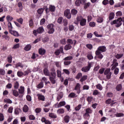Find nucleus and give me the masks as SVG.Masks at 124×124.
<instances>
[{"instance_id": "f03ea898", "label": "nucleus", "mask_w": 124, "mask_h": 124, "mask_svg": "<svg viewBox=\"0 0 124 124\" xmlns=\"http://www.w3.org/2000/svg\"><path fill=\"white\" fill-rule=\"evenodd\" d=\"M76 19L77 22H80L79 24L81 26V27H84V26H86L87 24V19L83 18L82 16H78Z\"/></svg>"}, {"instance_id": "774afa93", "label": "nucleus", "mask_w": 124, "mask_h": 124, "mask_svg": "<svg viewBox=\"0 0 124 124\" xmlns=\"http://www.w3.org/2000/svg\"><path fill=\"white\" fill-rule=\"evenodd\" d=\"M37 13H38V14H42V13H43V9H39L37 11Z\"/></svg>"}, {"instance_id": "393cba45", "label": "nucleus", "mask_w": 124, "mask_h": 124, "mask_svg": "<svg viewBox=\"0 0 124 124\" xmlns=\"http://www.w3.org/2000/svg\"><path fill=\"white\" fill-rule=\"evenodd\" d=\"M73 60V57L72 56H67L63 59V60L65 61H72Z\"/></svg>"}, {"instance_id": "20e7f679", "label": "nucleus", "mask_w": 124, "mask_h": 124, "mask_svg": "<svg viewBox=\"0 0 124 124\" xmlns=\"http://www.w3.org/2000/svg\"><path fill=\"white\" fill-rule=\"evenodd\" d=\"M64 16L66 17L67 19H71V14L70 13V9H67L64 12Z\"/></svg>"}, {"instance_id": "2f4dec72", "label": "nucleus", "mask_w": 124, "mask_h": 124, "mask_svg": "<svg viewBox=\"0 0 124 124\" xmlns=\"http://www.w3.org/2000/svg\"><path fill=\"white\" fill-rule=\"evenodd\" d=\"M7 62L9 63H11V62H12V56L11 55L8 56Z\"/></svg>"}, {"instance_id": "49530a36", "label": "nucleus", "mask_w": 124, "mask_h": 124, "mask_svg": "<svg viewBox=\"0 0 124 124\" xmlns=\"http://www.w3.org/2000/svg\"><path fill=\"white\" fill-rule=\"evenodd\" d=\"M87 58L88 60H91L93 59V55L92 54V53H89L87 55Z\"/></svg>"}, {"instance_id": "69168bd1", "label": "nucleus", "mask_w": 124, "mask_h": 124, "mask_svg": "<svg viewBox=\"0 0 124 124\" xmlns=\"http://www.w3.org/2000/svg\"><path fill=\"white\" fill-rule=\"evenodd\" d=\"M63 63H64V65H69V64H70V63H71V61H64L63 62Z\"/></svg>"}, {"instance_id": "37998d69", "label": "nucleus", "mask_w": 124, "mask_h": 124, "mask_svg": "<svg viewBox=\"0 0 124 124\" xmlns=\"http://www.w3.org/2000/svg\"><path fill=\"white\" fill-rule=\"evenodd\" d=\"M57 113H58V114H63V113H64V109L62 108L59 109L57 110Z\"/></svg>"}, {"instance_id": "6ab92c4d", "label": "nucleus", "mask_w": 124, "mask_h": 124, "mask_svg": "<svg viewBox=\"0 0 124 124\" xmlns=\"http://www.w3.org/2000/svg\"><path fill=\"white\" fill-rule=\"evenodd\" d=\"M72 48V46L70 44L66 45L64 47V49L65 51H68V50H70Z\"/></svg>"}, {"instance_id": "aec40b11", "label": "nucleus", "mask_w": 124, "mask_h": 124, "mask_svg": "<svg viewBox=\"0 0 124 124\" xmlns=\"http://www.w3.org/2000/svg\"><path fill=\"white\" fill-rule=\"evenodd\" d=\"M63 96V93H62V92L60 93L58 96L57 97V101H60L62 98V97Z\"/></svg>"}, {"instance_id": "a211bd4d", "label": "nucleus", "mask_w": 124, "mask_h": 124, "mask_svg": "<svg viewBox=\"0 0 124 124\" xmlns=\"http://www.w3.org/2000/svg\"><path fill=\"white\" fill-rule=\"evenodd\" d=\"M12 92L13 93V95L16 97H17L19 96V92L17 91L16 90H12Z\"/></svg>"}, {"instance_id": "e433bc0d", "label": "nucleus", "mask_w": 124, "mask_h": 124, "mask_svg": "<svg viewBox=\"0 0 124 124\" xmlns=\"http://www.w3.org/2000/svg\"><path fill=\"white\" fill-rule=\"evenodd\" d=\"M114 116L117 118H119L120 117H124V114L123 113H117L116 114H114Z\"/></svg>"}, {"instance_id": "ea45409f", "label": "nucleus", "mask_w": 124, "mask_h": 124, "mask_svg": "<svg viewBox=\"0 0 124 124\" xmlns=\"http://www.w3.org/2000/svg\"><path fill=\"white\" fill-rule=\"evenodd\" d=\"M87 76H83L80 79V82H84V81H86V80H87Z\"/></svg>"}, {"instance_id": "1a4fd4ad", "label": "nucleus", "mask_w": 124, "mask_h": 124, "mask_svg": "<svg viewBox=\"0 0 124 124\" xmlns=\"http://www.w3.org/2000/svg\"><path fill=\"white\" fill-rule=\"evenodd\" d=\"M85 113L84 114V117H90V114L93 113V110L91 108H87L85 110Z\"/></svg>"}, {"instance_id": "c9c22d12", "label": "nucleus", "mask_w": 124, "mask_h": 124, "mask_svg": "<svg viewBox=\"0 0 124 124\" xmlns=\"http://www.w3.org/2000/svg\"><path fill=\"white\" fill-rule=\"evenodd\" d=\"M114 18H115V14L114 13H110L109 16V20H113Z\"/></svg>"}, {"instance_id": "bb28decb", "label": "nucleus", "mask_w": 124, "mask_h": 124, "mask_svg": "<svg viewBox=\"0 0 124 124\" xmlns=\"http://www.w3.org/2000/svg\"><path fill=\"white\" fill-rule=\"evenodd\" d=\"M78 13V11L75 9H73L71 10V14L73 16H75L76 14Z\"/></svg>"}, {"instance_id": "39448f33", "label": "nucleus", "mask_w": 124, "mask_h": 124, "mask_svg": "<svg viewBox=\"0 0 124 124\" xmlns=\"http://www.w3.org/2000/svg\"><path fill=\"white\" fill-rule=\"evenodd\" d=\"M110 68H108L104 72L105 75H107V79H110V78H111V75H112V73L110 72Z\"/></svg>"}, {"instance_id": "7ed1b4c3", "label": "nucleus", "mask_w": 124, "mask_h": 124, "mask_svg": "<svg viewBox=\"0 0 124 124\" xmlns=\"http://www.w3.org/2000/svg\"><path fill=\"white\" fill-rule=\"evenodd\" d=\"M54 27L55 26L53 24H49L46 26L47 30H48V33H49V34L54 33L55 32Z\"/></svg>"}, {"instance_id": "5701e85b", "label": "nucleus", "mask_w": 124, "mask_h": 124, "mask_svg": "<svg viewBox=\"0 0 124 124\" xmlns=\"http://www.w3.org/2000/svg\"><path fill=\"white\" fill-rule=\"evenodd\" d=\"M70 119V117H69V116L68 115H66L64 117V121L65 122V123H66V124L69 123V120Z\"/></svg>"}, {"instance_id": "79ce46f5", "label": "nucleus", "mask_w": 124, "mask_h": 124, "mask_svg": "<svg viewBox=\"0 0 124 124\" xmlns=\"http://www.w3.org/2000/svg\"><path fill=\"white\" fill-rule=\"evenodd\" d=\"M68 97L70 98H74L76 97V94H75V93H72L69 94Z\"/></svg>"}, {"instance_id": "58836bf2", "label": "nucleus", "mask_w": 124, "mask_h": 124, "mask_svg": "<svg viewBox=\"0 0 124 124\" xmlns=\"http://www.w3.org/2000/svg\"><path fill=\"white\" fill-rule=\"evenodd\" d=\"M21 67V68H23V67H24V65H23L22 63H17L16 65V68H18V67Z\"/></svg>"}, {"instance_id": "f8f14e48", "label": "nucleus", "mask_w": 124, "mask_h": 124, "mask_svg": "<svg viewBox=\"0 0 124 124\" xmlns=\"http://www.w3.org/2000/svg\"><path fill=\"white\" fill-rule=\"evenodd\" d=\"M25 93V87L23 86H20V88L18 89V93L19 94H22L21 96L24 95V93Z\"/></svg>"}, {"instance_id": "680f3d73", "label": "nucleus", "mask_w": 124, "mask_h": 124, "mask_svg": "<svg viewBox=\"0 0 124 124\" xmlns=\"http://www.w3.org/2000/svg\"><path fill=\"white\" fill-rule=\"evenodd\" d=\"M75 4L77 6H80V5L81 4L80 0H76L75 2Z\"/></svg>"}, {"instance_id": "5fc2aeb1", "label": "nucleus", "mask_w": 124, "mask_h": 124, "mask_svg": "<svg viewBox=\"0 0 124 124\" xmlns=\"http://www.w3.org/2000/svg\"><path fill=\"white\" fill-rule=\"evenodd\" d=\"M82 108V105L79 104L75 108L76 111H79Z\"/></svg>"}, {"instance_id": "bf43d9fd", "label": "nucleus", "mask_w": 124, "mask_h": 124, "mask_svg": "<svg viewBox=\"0 0 124 124\" xmlns=\"http://www.w3.org/2000/svg\"><path fill=\"white\" fill-rule=\"evenodd\" d=\"M12 112H13V107H10L8 109V113L12 114Z\"/></svg>"}, {"instance_id": "9b49d317", "label": "nucleus", "mask_w": 124, "mask_h": 124, "mask_svg": "<svg viewBox=\"0 0 124 124\" xmlns=\"http://www.w3.org/2000/svg\"><path fill=\"white\" fill-rule=\"evenodd\" d=\"M37 96L38 97V100H41V101H45V96L42 95V94L38 93L37 94Z\"/></svg>"}, {"instance_id": "6e6d98bb", "label": "nucleus", "mask_w": 124, "mask_h": 124, "mask_svg": "<svg viewBox=\"0 0 124 124\" xmlns=\"http://www.w3.org/2000/svg\"><path fill=\"white\" fill-rule=\"evenodd\" d=\"M93 98L92 96H88L87 98V100L89 102V103H90V102H92L93 101Z\"/></svg>"}, {"instance_id": "7c9ffc66", "label": "nucleus", "mask_w": 124, "mask_h": 124, "mask_svg": "<svg viewBox=\"0 0 124 124\" xmlns=\"http://www.w3.org/2000/svg\"><path fill=\"white\" fill-rule=\"evenodd\" d=\"M66 74V75H69L70 74V72H69V70L68 69H63V72L62 74Z\"/></svg>"}, {"instance_id": "0e129e2a", "label": "nucleus", "mask_w": 124, "mask_h": 124, "mask_svg": "<svg viewBox=\"0 0 124 124\" xmlns=\"http://www.w3.org/2000/svg\"><path fill=\"white\" fill-rule=\"evenodd\" d=\"M82 73H79L78 74H77L76 78L77 79H80V78H81V77H82Z\"/></svg>"}, {"instance_id": "c756f323", "label": "nucleus", "mask_w": 124, "mask_h": 124, "mask_svg": "<svg viewBox=\"0 0 124 124\" xmlns=\"http://www.w3.org/2000/svg\"><path fill=\"white\" fill-rule=\"evenodd\" d=\"M55 78H53L52 77H50L49 79L51 82V83H52L53 85L56 84V80L55 79Z\"/></svg>"}, {"instance_id": "8fccbe9b", "label": "nucleus", "mask_w": 124, "mask_h": 124, "mask_svg": "<svg viewBox=\"0 0 124 124\" xmlns=\"http://www.w3.org/2000/svg\"><path fill=\"white\" fill-rule=\"evenodd\" d=\"M96 88L98 89V90H99V91H102V86H101V84H98L96 85Z\"/></svg>"}, {"instance_id": "3c124183", "label": "nucleus", "mask_w": 124, "mask_h": 124, "mask_svg": "<svg viewBox=\"0 0 124 124\" xmlns=\"http://www.w3.org/2000/svg\"><path fill=\"white\" fill-rule=\"evenodd\" d=\"M17 75L18 77H22L24 75V73L22 71H18L17 73Z\"/></svg>"}, {"instance_id": "2eb2a0df", "label": "nucleus", "mask_w": 124, "mask_h": 124, "mask_svg": "<svg viewBox=\"0 0 124 124\" xmlns=\"http://www.w3.org/2000/svg\"><path fill=\"white\" fill-rule=\"evenodd\" d=\"M80 89H81V84H80V83H77L75 87V91H78L77 93L78 94L80 93Z\"/></svg>"}, {"instance_id": "423d86ee", "label": "nucleus", "mask_w": 124, "mask_h": 124, "mask_svg": "<svg viewBox=\"0 0 124 124\" xmlns=\"http://www.w3.org/2000/svg\"><path fill=\"white\" fill-rule=\"evenodd\" d=\"M117 60L114 59L112 61V64H111V70H114L118 65H119V63H118Z\"/></svg>"}, {"instance_id": "4c0bfd02", "label": "nucleus", "mask_w": 124, "mask_h": 124, "mask_svg": "<svg viewBox=\"0 0 124 124\" xmlns=\"http://www.w3.org/2000/svg\"><path fill=\"white\" fill-rule=\"evenodd\" d=\"M4 102H5V103H8L9 104H11V103H12V100L10 99H4Z\"/></svg>"}, {"instance_id": "4d7b16f0", "label": "nucleus", "mask_w": 124, "mask_h": 124, "mask_svg": "<svg viewBox=\"0 0 124 124\" xmlns=\"http://www.w3.org/2000/svg\"><path fill=\"white\" fill-rule=\"evenodd\" d=\"M51 76H52L51 77H53V78H56L57 76V74L56 73L55 71H53L52 72L50 73Z\"/></svg>"}, {"instance_id": "f257e3e1", "label": "nucleus", "mask_w": 124, "mask_h": 124, "mask_svg": "<svg viewBox=\"0 0 124 124\" xmlns=\"http://www.w3.org/2000/svg\"><path fill=\"white\" fill-rule=\"evenodd\" d=\"M123 18L121 17L118 18L110 22V25H115L116 28H120L123 25Z\"/></svg>"}, {"instance_id": "de8ad7c7", "label": "nucleus", "mask_w": 124, "mask_h": 124, "mask_svg": "<svg viewBox=\"0 0 124 124\" xmlns=\"http://www.w3.org/2000/svg\"><path fill=\"white\" fill-rule=\"evenodd\" d=\"M20 111L21 109H20V108H16L15 110V114L16 115H19Z\"/></svg>"}, {"instance_id": "6e6552de", "label": "nucleus", "mask_w": 124, "mask_h": 124, "mask_svg": "<svg viewBox=\"0 0 124 124\" xmlns=\"http://www.w3.org/2000/svg\"><path fill=\"white\" fill-rule=\"evenodd\" d=\"M107 50V48L104 46H100L98 47L96 52H102V53H104V52H106Z\"/></svg>"}, {"instance_id": "c85d7f7f", "label": "nucleus", "mask_w": 124, "mask_h": 124, "mask_svg": "<svg viewBox=\"0 0 124 124\" xmlns=\"http://www.w3.org/2000/svg\"><path fill=\"white\" fill-rule=\"evenodd\" d=\"M6 19L7 21L9 23V22H11L13 20V17L9 15L7 16L6 17Z\"/></svg>"}, {"instance_id": "b1692460", "label": "nucleus", "mask_w": 124, "mask_h": 124, "mask_svg": "<svg viewBox=\"0 0 124 124\" xmlns=\"http://www.w3.org/2000/svg\"><path fill=\"white\" fill-rule=\"evenodd\" d=\"M122 89H123V87L122 86V84H118L116 86V90L118 92H120V91H122Z\"/></svg>"}, {"instance_id": "a18cd8bd", "label": "nucleus", "mask_w": 124, "mask_h": 124, "mask_svg": "<svg viewBox=\"0 0 124 124\" xmlns=\"http://www.w3.org/2000/svg\"><path fill=\"white\" fill-rule=\"evenodd\" d=\"M57 77H59V78H61V77H62V72L59 70H57Z\"/></svg>"}, {"instance_id": "e2e57ef3", "label": "nucleus", "mask_w": 124, "mask_h": 124, "mask_svg": "<svg viewBox=\"0 0 124 124\" xmlns=\"http://www.w3.org/2000/svg\"><path fill=\"white\" fill-rule=\"evenodd\" d=\"M20 47V44H16L14 46L13 49H18Z\"/></svg>"}, {"instance_id": "dca6fc26", "label": "nucleus", "mask_w": 124, "mask_h": 124, "mask_svg": "<svg viewBox=\"0 0 124 124\" xmlns=\"http://www.w3.org/2000/svg\"><path fill=\"white\" fill-rule=\"evenodd\" d=\"M10 33H11V34H12L13 35H14V36H19L20 35H19V33L16 31H9Z\"/></svg>"}, {"instance_id": "f3484780", "label": "nucleus", "mask_w": 124, "mask_h": 124, "mask_svg": "<svg viewBox=\"0 0 124 124\" xmlns=\"http://www.w3.org/2000/svg\"><path fill=\"white\" fill-rule=\"evenodd\" d=\"M44 73L46 76H49V77H51V75H50V71L48 70V69L45 68L44 70Z\"/></svg>"}, {"instance_id": "a878e982", "label": "nucleus", "mask_w": 124, "mask_h": 124, "mask_svg": "<svg viewBox=\"0 0 124 124\" xmlns=\"http://www.w3.org/2000/svg\"><path fill=\"white\" fill-rule=\"evenodd\" d=\"M55 10L56 7H55V6L52 5H49V11H51V12H55Z\"/></svg>"}, {"instance_id": "9d476101", "label": "nucleus", "mask_w": 124, "mask_h": 124, "mask_svg": "<svg viewBox=\"0 0 124 124\" xmlns=\"http://www.w3.org/2000/svg\"><path fill=\"white\" fill-rule=\"evenodd\" d=\"M77 42L76 40H72V39H68L67 40V44H70V45H73V46H75L76 45V43Z\"/></svg>"}, {"instance_id": "cd10ccee", "label": "nucleus", "mask_w": 124, "mask_h": 124, "mask_svg": "<svg viewBox=\"0 0 124 124\" xmlns=\"http://www.w3.org/2000/svg\"><path fill=\"white\" fill-rule=\"evenodd\" d=\"M39 53L40 55H44L46 53V50L44 49L40 48L39 49Z\"/></svg>"}, {"instance_id": "4468645a", "label": "nucleus", "mask_w": 124, "mask_h": 124, "mask_svg": "<svg viewBox=\"0 0 124 124\" xmlns=\"http://www.w3.org/2000/svg\"><path fill=\"white\" fill-rule=\"evenodd\" d=\"M95 54L96 56H97L98 59H100L101 60L103 58V54H101V52L100 51H95Z\"/></svg>"}, {"instance_id": "ddd939ff", "label": "nucleus", "mask_w": 124, "mask_h": 124, "mask_svg": "<svg viewBox=\"0 0 124 124\" xmlns=\"http://www.w3.org/2000/svg\"><path fill=\"white\" fill-rule=\"evenodd\" d=\"M66 103L64 101H62L59 103V104H56L55 105L56 108H60V107H62V106H64Z\"/></svg>"}, {"instance_id": "c03bdc74", "label": "nucleus", "mask_w": 124, "mask_h": 124, "mask_svg": "<svg viewBox=\"0 0 124 124\" xmlns=\"http://www.w3.org/2000/svg\"><path fill=\"white\" fill-rule=\"evenodd\" d=\"M95 22L92 21L89 23V26L90 27H91V28H94L95 27Z\"/></svg>"}, {"instance_id": "a19ab883", "label": "nucleus", "mask_w": 124, "mask_h": 124, "mask_svg": "<svg viewBox=\"0 0 124 124\" xmlns=\"http://www.w3.org/2000/svg\"><path fill=\"white\" fill-rule=\"evenodd\" d=\"M108 113L110 114H115L116 113V109L115 108H111L108 110Z\"/></svg>"}, {"instance_id": "473e14b6", "label": "nucleus", "mask_w": 124, "mask_h": 124, "mask_svg": "<svg viewBox=\"0 0 124 124\" xmlns=\"http://www.w3.org/2000/svg\"><path fill=\"white\" fill-rule=\"evenodd\" d=\"M23 112H25V113H27L28 111H29V107L27 105H25L23 108Z\"/></svg>"}, {"instance_id": "603ef678", "label": "nucleus", "mask_w": 124, "mask_h": 124, "mask_svg": "<svg viewBox=\"0 0 124 124\" xmlns=\"http://www.w3.org/2000/svg\"><path fill=\"white\" fill-rule=\"evenodd\" d=\"M29 73H31V70L28 69L24 72V76H26V75H29Z\"/></svg>"}, {"instance_id": "f704fd0d", "label": "nucleus", "mask_w": 124, "mask_h": 124, "mask_svg": "<svg viewBox=\"0 0 124 124\" xmlns=\"http://www.w3.org/2000/svg\"><path fill=\"white\" fill-rule=\"evenodd\" d=\"M44 87V83L43 82H41L39 84L37 85V89H42Z\"/></svg>"}, {"instance_id": "72a5a7b5", "label": "nucleus", "mask_w": 124, "mask_h": 124, "mask_svg": "<svg viewBox=\"0 0 124 124\" xmlns=\"http://www.w3.org/2000/svg\"><path fill=\"white\" fill-rule=\"evenodd\" d=\"M8 27L9 29V31H12V29H13V27L12 26V24L10 22H9L8 23Z\"/></svg>"}, {"instance_id": "412c9836", "label": "nucleus", "mask_w": 124, "mask_h": 124, "mask_svg": "<svg viewBox=\"0 0 124 124\" xmlns=\"http://www.w3.org/2000/svg\"><path fill=\"white\" fill-rule=\"evenodd\" d=\"M37 31L38 33H42V32H44V29L42 27H39L37 30Z\"/></svg>"}, {"instance_id": "338daca9", "label": "nucleus", "mask_w": 124, "mask_h": 124, "mask_svg": "<svg viewBox=\"0 0 124 124\" xmlns=\"http://www.w3.org/2000/svg\"><path fill=\"white\" fill-rule=\"evenodd\" d=\"M15 89H18V88H19V82H16L14 85Z\"/></svg>"}, {"instance_id": "13d9d810", "label": "nucleus", "mask_w": 124, "mask_h": 124, "mask_svg": "<svg viewBox=\"0 0 124 124\" xmlns=\"http://www.w3.org/2000/svg\"><path fill=\"white\" fill-rule=\"evenodd\" d=\"M97 23H102L103 22V18L102 17H99L97 19Z\"/></svg>"}, {"instance_id": "0eeeda50", "label": "nucleus", "mask_w": 124, "mask_h": 124, "mask_svg": "<svg viewBox=\"0 0 124 124\" xmlns=\"http://www.w3.org/2000/svg\"><path fill=\"white\" fill-rule=\"evenodd\" d=\"M92 66V63H88L87 66L83 67L81 69V71L83 72H88L91 69V67Z\"/></svg>"}, {"instance_id": "864d4df0", "label": "nucleus", "mask_w": 124, "mask_h": 124, "mask_svg": "<svg viewBox=\"0 0 124 124\" xmlns=\"http://www.w3.org/2000/svg\"><path fill=\"white\" fill-rule=\"evenodd\" d=\"M90 5H91V3L90 2H87V3H85L84 4V8H85V9H87V8H88V7H89Z\"/></svg>"}, {"instance_id": "09e8293b", "label": "nucleus", "mask_w": 124, "mask_h": 124, "mask_svg": "<svg viewBox=\"0 0 124 124\" xmlns=\"http://www.w3.org/2000/svg\"><path fill=\"white\" fill-rule=\"evenodd\" d=\"M49 117H50V118H53L54 119H56V118H57V115L53 113H50L49 114Z\"/></svg>"}, {"instance_id": "4be33fe9", "label": "nucleus", "mask_w": 124, "mask_h": 124, "mask_svg": "<svg viewBox=\"0 0 124 124\" xmlns=\"http://www.w3.org/2000/svg\"><path fill=\"white\" fill-rule=\"evenodd\" d=\"M31 49V45L28 44L24 47L25 51H30Z\"/></svg>"}, {"instance_id": "052dcab7", "label": "nucleus", "mask_w": 124, "mask_h": 124, "mask_svg": "<svg viewBox=\"0 0 124 124\" xmlns=\"http://www.w3.org/2000/svg\"><path fill=\"white\" fill-rule=\"evenodd\" d=\"M5 74V70L3 69H0V75H4Z\"/></svg>"}]
</instances>
